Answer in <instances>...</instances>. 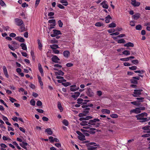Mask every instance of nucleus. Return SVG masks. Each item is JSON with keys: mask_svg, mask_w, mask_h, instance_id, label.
<instances>
[{"mask_svg": "<svg viewBox=\"0 0 150 150\" xmlns=\"http://www.w3.org/2000/svg\"><path fill=\"white\" fill-rule=\"evenodd\" d=\"M135 73H138L140 74H143L144 72V71L142 70H137V71H134Z\"/></svg>", "mask_w": 150, "mask_h": 150, "instance_id": "nucleus-44", "label": "nucleus"}, {"mask_svg": "<svg viewBox=\"0 0 150 150\" xmlns=\"http://www.w3.org/2000/svg\"><path fill=\"white\" fill-rule=\"evenodd\" d=\"M20 46L22 48L23 50H27V48L26 45L24 43H21Z\"/></svg>", "mask_w": 150, "mask_h": 150, "instance_id": "nucleus-23", "label": "nucleus"}, {"mask_svg": "<svg viewBox=\"0 0 150 150\" xmlns=\"http://www.w3.org/2000/svg\"><path fill=\"white\" fill-rule=\"evenodd\" d=\"M100 121V119L98 118H95L93 120H90L88 121V124L92 125H94L95 127L97 128L99 127L100 123H96L97 122H99Z\"/></svg>", "mask_w": 150, "mask_h": 150, "instance_id": "nucleus-1", "label": "nucleus"}, {"mask_svg": "<svg viewBox=\"0 0 150 150\" xmlns=\"http://www.w3.org/2000/svg\"><path fill=\"white\" fill-rule=\"evenodd\" d=\"M100 4L103 8L106 9H108V6L107 4V2L103 1Z\"/></svg>", "mask_w": 150, "mask_h": 150, "instance_id": "nucleus-13", "label": "nucleus"}, {"mask_svg": "<svg viewBox=\"0 0 150 150\" xmlns=\"http://www.w3.org/2000/svg\"><path fill=\"white\" fill-rule=\"evenodd\" d=\"M52 62L55 63H60L59 62V61L60 60L59 59L56 55L53 56L52 58Z\"/></svg>", "mask_w": 150, "mask_h": 150, "instance_id": "nucleus-9", "label": "nucleus"}, {"mask_svg": "<svg viewBox=\"0 0 150 150\" xmlns=\"http://www.w3.org/2000/svg\"><path fill=\"white\" fill-rule=\"evenodd\" d=\"M63 54L65 57L68 58L70 55V52L68 50L65 51L63 52Z\"/></svg>", "mask_w": 150, "mask_h": 150, "instance_id": "nucleus-14", "label": "nucleus"}, {"mask_svg": "<svg viewBox=\"0 0 150 150\" xmlns=\"http://www.w3.org/2000/svg\"><path fill=\"white\" fill-rule=\"evenodd\" d=\"M41 75L42 76H43V69L42 68V67H40V68L39 69Z\"/></svg>", "mask_w": 150, "mask_h": 150, "instance_id": "nucleus-53", "label": "nucleus"}, {"mask_svg": "<svg viewBox=\"0 0 150 150\" xmlns=\"http://www.w3.org/2000/svg\"><path fill=\"white\" fill-rule=\"evenodd\" d=\"M130 81L131 83L134 84H137V81L136 79L132 78V79L130 80Z\"/></svg>", "mask_w": 150, "mask_h": 150, "instance_id": "nucleus-37", "label": "nucleus"}, {"mask_svg": "<svg viewBox=\"0 0 150 150\" xmlns=\"http://www.w3.org/2000/svg\"><path fill=\"white\" fill-rule=\"evenodd\" d=\"M62 84L64 86L67 87L71 85V83L69 82H66L64 83H62Z\"/></svg>", "mask_w": 150, "mask_h": 150, "instance_id": "nucleus-47", "label": "nucleus"}, {"mask_svg": "<svg viewBox=\"0 0 150 150\" xmlns=\"http://www.w3.org/2000/svg\"><path fill=\"white\" fill-rule=\"evenodd\" d=\"M110 117L112 118H117L118 117V116L117 114H113L110 115Z\"/></svg>", "mask_w": 150, "mask_h": 150, "instance_id": "nucleus-42", "label": "nucleus"}, {"mask_svg": "<svg viewBox=\"0 0 150 150\" xmlns=\"http://www.w3.org/2000/svg\"><path fill=\"white\" fill-rule=\"evenodd\" d=\"M57 6L59 8L62 9H63L64 8V7L63 5L60 4H59L57 5Z\"/></svg>", "mask_w": 150, "mask_h": 150, "instance_id": "nucleus-63", "label": "nucleus"}, {"mask_svg": "<svg viewBox=\"0 0 150 150\" xmlns=\"http://www.w3.org/2000/svg\"><path fill=\"white\" fill-rule=\"evenodd\" d=\"M50 48L53 49H56L59 48L58 45L56 44H53L50 45Z\"/></svg>", "mask_w": 150, "mask_h": 150, "instance_id": "nucleus-24", "label": "nucleus"}, {"mask_svg": "<svg viewBox=\"0 0 150 150\" xmlns=\"http://www.w3.org/2000/svg\"><path fill=\"white\" fill-rule=\"evenodd\" d=\"M19 144L22 147H23L24 146H27L28 145V144L26 142H22V143H20Z\"/></svg>", "mask_w": 150, "mask_h": 150, "instance_id": "nucleus-33", "label": "nucleus"}, {"mask_svg": "<svg viewBox=\"0 0 150 150\" xmlns=\"http://www.w3.org/2000/svg\"><path fill=\"white\" fill-rule=\"evenodd\" d=\"M49 139L51 142H53L54 137H53L50 136L49 137Z\"/></svg>", "mask_w": 150, "mask_h": 150, "instance_id": "nucleus-62", "label": "nucleus"}, {"mask_svg": "<svg viewBox=\"0 0 150 150\" xmlns=\"http://www.w3.org/2000/svg\"><path fill=\"white\" fill-rule=\"evenodd\" d=\"M38 48L40 50H42V45L40 42V40H38Z\"/></svg>", "mask_w": 150, "mask_h": 150, "instance_id": "nucleus-22", "label": "nucleus"}, {"mask_svg": "<svg viewBox=\"0 0 150 150\" xmlns=\"http://www.w3.org/2000/svg\"><path fill=\"white\" fill-rule=\"evenodd\" d=\"M80 93L79 92H76L74 93V94L71 95V97L74 98V100H76L79 96Z\"/></svg>", "mask_w": 150, "mask_h": 150, "instance_id": "nucleus-10", "label": "nucleus"}, {"mask_svg": "<svg viewBox=\"0 0 150 150\" xmlns=\"http://www.w3.org/2000/svg\"><path fill=\"white\" fill-rule=\"evenodd\" d=\"M83 100L82 98H78L77 100V103L79 104H81L83 102Z\"/></svg>", "mask_w": 150, "mask_h": 150, "instance_id": "nucleus-45", "label": "nucleus"}, {"mask_svg": "<svg viewBox=\"0 0 150 150\" xmlns=\"http://www.w3.org/2000/svg\"><path fill=\"white\" fill-rule=\"evenodd\" d=\"M101 112L103 114H109L110 112V110L107 109H103L101 110Z\"/></svg>", "mask_w": 150, "mask_h": 150, "instance_id": "nucleus-19", "label": "nucleus"}, {"mask_svg": "<svg viewBox=\"0 0 150 150\" xmlns=\"http://www.w3.org/2000/svg\"><path fill=\"white\" fill-rule=\"evenodd\" d=\"M131 4L134 7H138L140 4V2L136 1V0H131Z\"/></svg>", "mask_w": 150, "mask_h": 150, "instance_id": "nucleus-7", "label": "nucleus"}, {"mask_svg": "<svg viewBox=\"0 0 150 150\" xmlns=\"http://www.w3.org/2000/svg\"><path fill=\"white\" fill-rule=\"evenodd\" d=\"M48 22L49 23H52V26H54L55 25V20L54 19L49 20L48 21Z\"/></svg>", "mask_w": 150, "mask_h": 150, "instance_id": "nucleus-27", "label": "nucleus"}, {"mask_svg": "<svg viewBox=\"0 0 150 150\" xmlns=\"http://www.w3.org/2000/svg\"><path fill=\"white\" fill-rule=\"evenodd\" d=\"M45 132L47 133L49 135H51L52 134V132L50 128H47L45 130Z\"/></svg>", "mask_w": 150, "mask_h": 150, "instance_id": "nucleus-21", "label": "nucleus"}, {"mask_svg": "<svg viewBox=\"0 0 150 150\" xmlns=\"http://www.w3.org/2000/svg\"><path fill=\"white\" fill-rule=\"evenodd\" d=\"M31 53V55L32 58L33 59H35V57L34 55V52L33 51H31L30 52Z\"/></svg>", "mask_w": 150, "mask_h": 150, "instance_id": "nucleus-61", "label": "nucleus"}, {"mask_svg": "<svg viewBox=\"0 0 150 150\" xmlns=\"http://www.w3.org/2000/svg\"><path fill=\"white\" fill-rule=\"evenodd\" d=\"M62 123L66 126H68L69 125V122L66 120H63L62 121Z\"/></svg>", "mask_w": 150, "mask_h": 150, "instance_id": "nucleus-35", "label": "nucleus"}, {"mask_svg": "<svg viewBox=\"0 0 150 150\" xmlns=\"http://www.w3.org/2000/svg\"><path fill=\"white\" fill-rule=\"evenodd\" d=\"M86 93L87 95L90 97H93L94 95V93L92 91V90L90 88H88L87 91Z\"/></svg>", "mask_w": 150, "mask_h": 150, "instance_id": "nucleus-8", "label": "nucleus"}, {"mask_svg": "<svg viewBox=\"0 0 150 150\" xmlns=\"http://www.w3.org/2000/svg\"><path fill=\"white\" fill-rule=\"evenodd\" d=\"M30 104L32 106H34L35 105V101L33 99H31L30 101Z\"/></svg>", "mask_w": 150, "mask_h": 150, "instance_id": "nucleus-39", "label": "nucleus"}, {"mask_svg": "<svg viewBox=\"0 0 150 150\" xmlns=\"http://www.w3.org/2000/svg\"><path fill=\"white\" fill-rule=\"evenodd\" d=\"M144 98L140 97V98H136V99L139 100V102H142L144 101Z\"/></svg>", "mask_w": 150, "mask_h": 150, "instance_id": "nucleus-40", "label": "nucleus"}, {"mask_svg": "<svg viewBox=\"0 0 150 150\" xmlns=\"http://www.w3.org/2000/svg\"><path fill=\"white\" fill-rule=\"evenodd\" d=\"M12 45L13 46H14V47L15 48V49H16L17 48V47H18V46H19V45L18 44H17L16 42L15 41H12Z\"/></svg>", "mask_w": 150, "mask_h": 150, "instance_id": "nucleus-29", "label": "nucleus"}, {"mask_svg": "<svg viewBox=\"0 0 150 150\" xmlns=\"http://www.w3.org/2000/svg\"><path fill=\"white\" fill-rule=\"evenodd\" d=\"M15 21L16 24L17 25L21 26L23 24V22L21 19L16 18L15 19Z\"/></svg>", "mask_w": 150, "mask_h": 150, "instance_id": "nucleus-5", "label": "nucleus"}, {"mask_svg": "<svg viewBox=\"0 0 150 150\" xmlns=\"http://www.w3.org/2000/svg\"><path fill=\"white\" fill-rule=\"evenodd\" d=\"M64 74V72L61 70H59L58 72H55V74L56 76H63Z\"/></svg>", "mask_w": 150, "mask_h": 150, "instance_id": "nucleus-17", "label": "nucleus"}, {"mask_svg": "<svg viewBox=\"0 0 150 150\" xmlns=\"http://www.w3.org/2000/svg\"><path fill=\"white\" fill-rule=\"evenodd\" d=\"M132 62L134 64H137L139 63V61L137 60H133L132 61Z\"/></svg>", "mask_w": 150, "mask_h": 150, "instance_id": "nucleus-50", "label": "nucleus"}, {"mask_svg": "<svg viewBox=\"0 0 150 150\" xmlns=\"http://www.w3.org/2000/svg\"><path fill=\"white\" fill-rule=\"evenodd\" d=\"M141 112L140 109L139 108H136L135 109L132 110L130 111L131 113H134L136 114L139 113Z\"/></svg>", "mask_w": 150, "mask_h": 150, "instance_id": "nucleus-11", "label": "nucleus"}, {"mask_svg": "<svg viewBox=\"0 0 150 150\" xmlns=\"http://www.w3.org/2000/svg\"><path fill=\"white\" fill-rule=\"evenodd\" d=\"M70 90L71 91H76L78 90L79 89V87H78L77 88H72L70 87Z\"/></svg>", "mask_w": 150, "mask_h": 150, "instance_id": "nucleus-41", "label": "nucleus"}, {"mask_svg": "<svg viewBox=\"0 0 150 150\" xmlns=\"http://www.w3.org/2000/svg\"><path fill=\"white\" fill-rule=\"evenodd\" d=\"M131 104L134 105H137L139 104V103L137 101H134L131 102Z\"/></svg>", "mask_w": 150, "mask_h": 150, "instance_id": "nucleus-60", "label": "nucleus"}, {"mask_svg": "<svg viewBox=\"0 0 150 150\" xmlns=\"http://www.w3.org/2000/svg\"><path fill=\"white\" fill-rule=\"evenodd\" d=\"M0 102L3 103L6 107L7 108L8 107L6 103L4 102V101L2 99H0Z\"/></svg>", "mask_w": 150, "mask_h": 150, "instance_id": "nucleus-59", "label": "nucleus"}, {"mask_svg": "<svg viewBox=\"0 0 150 150\" xmlns=\"http://www.w3.org/2000/svg\"><path fill=\"white\" fill-rule=\"evenodd\" d=\"M59 26L61 28L62 27L63 25V23L60 20H59L58 21Z\"/></svg>", "mask_w": 150, "mask_h": 150, "instance_id": "nucleus-46", "label": "nucleus"}, {"mask_svg": "<svg viewBox=\"0 0 150 150\" xmlns=\"http://www.w3.org/2000/svg\"><path fill=\"white\" fill-rule=\"evenodd\" d=\"M21 26L20 27V28L19 30V31H20L21 32H22L24 31L25 30V29L24 25L23 24V25H21Z\"/></svg>", "mask_w": 150, "mask_h": 150, "instance_id": "nucleus-28", "label": "nucleus"}, {"mask_svg": "<svg viewBox=\"0 0 150 150\" xmlns=\"http://www.w3.org/2000/svg\"><path fill=\"white\" fill-rule=\"evenodd\" d=\"M147 114L146 112H143L141 114H138L136 115V117L137 118V120H141L144 118V117H146Z\"/></svg>", "mask_w": 150, "mask_h": 150, "instance_id": "nucleus-3", "label": "nucleus"}, {"mask_svg": "<svg viewBox=\"0 0 150 150\" xmlns=\"http://www.w3.org/2000/svg\"><path fill=\"white\" fill-rule=\"evenodd\" d=\"M135 28L137 30H141L142 29V27L141 25H136Z\"/></svg>", "mask_w": 150, "mask_h": 150, "instance_id": "nucleus-34", "label": "nucleus"}, {"mask_svg": "<svg viewBox=\"0 0 150 150\" xmlns=\"http://www.w3.org/2000/svg\"><path fill=\"white\" fill-rule=\"evenodd\" d=\"M141 120L140 121V122H144L148 121L147 118L145 117V118Z\"/></svg>", "mask_w": 150, "mask_h": 150, "instance_id": "nucleus-52", "label": "nucleus"}, {"mask_svg": "<svg viewBox=\"0 0 150 150\" xmlns=\"http://www.w3.org/2000/svg\"><path fill=\"white\" fill-rule=\"evenodd\" d=\"M60 2L62 3L65 4H63L64 6H67L68 3L66 0H61L60 1Z\"/></svg>", "mask_w": 150, "mask_h": 150, "instance_id": "nucleus-36", "label": "nucleus"}, {"mask_svg": "<svg viewBox=\"0 0 150 150\" xmlns=\"http://www.w3.org/2000/svg\"><path fill=\"white\" fill-rule=\"evenodd\" d=\"M53 34H50V36L52 37H54L56 36L61 34V33L59 30L54 29L53 30Z\"/></svg>", "mask_w": 150, "mask_h": 150, "instance_id": "nucleus-6", "label": "nucleus"}, {"mask_svg": "<svg viewBox=\"0 0 150 150\" xmlns=\"http://www.w3.org/2000/svg\"><path fill=\"white\" fill-rule=\"evenodd\" d=\"M123 54L126 55H129L130 54V52L128 50H125L122 52Z\"/></svg>", "mask_w": 150, "mask_h": 150, "instance_id": "nucleus-25", "label": "nucleus"}, {"mask_svg": "<svg viewBox=\"0 0 150 150\" xmlns=\"http://www.w3.org/2000/svg\"><path fill=\"white\" fill-rule=\"evenodd\" d=\"M120 60L122 61L127 62L129 60L128 57L127 58H121L120 59Z\"/></svg>", "mask_w": 150, "mask_h": 150, "instance_id": "nucleus-43", "label": "nucleus"}, {"mask_svg": "<svg viewBox=\"0 0 150 150\" xmlns=\"http://www.w3.org/2000/svg\"><path fill=\"white\" fill-rule=\"evenodd\" d=\"M88 121H82L80 124L82 126H85L88 125Z\"/></svg>", "mask_w": 150, "mask_h": 150, "instance_id": "nucleus-31", "label": "nucleus"}, {"mask_svg": "<svg viewBox=\"0 0 150 150\" xmlns=\"http://www.w3.org/2000/svg\"><path fill=\"white\" fill-rule=\"evenodd\" d=\"M0 4L2 6H6V4L2 0H1L0 1Z\"/></svg>", "mask_w": 150, "mask_h": 150, "instance_id": "nucleus-54", "label": "nucleus"}, {"mask_svg": "<svg viewBox=\"0 0 150 150\" xmlns=\"http://www.w3.org/2000/svg\"><path fill=\"white\" fill-rule=\"evenodd\" d=\"M76 133L79 135L78 139L81 141H83L85 140V136L83 134L79 131H76Z\"/></svg>", "mask_w": 150, "mask_h": 150, "instance_id": "nucleus-4", "label": "nucleus"}, {"mask_svg": "<svg viewBox=\"0 0 150 150\" xmlns=\"http://www.w3.org/2000/svg\"><path fill=\"white\" fill-rule=\"evenodd\" d=\"M57 106L58 108L59 109L60 112H62L63 110V109L62 106L60 102H58Z\"/></svg>", "mask_w": 150, "mask_h": 150, "instance_id": "nucleus-26", "label": "nucleus"}, {"mask_svg": "<svg viewBox=\"0 0 150 150\" xmlns=\"http://www.w3.org/2000/svg\"><path fill=\"white\" fill-rule=\"evenodd\" d=\"M22 6L23 8H25V7H28V4H26L25 2H24L22 4Z\"/></svg>", "mask_w": 150, "mask_h": 150, "instance_id": "nucleus-57", "label": "nucleus"}, {"mask_svg": "<svg viewBox=\"0 0 150 150\" xmlns=\"http://www.w3.org/2000/svg\"><path fill=\"white\" fill-rule=\"evenodd\" d=\"M96 147H93L92 146H90L88 148V150H96Z\"/></svg>", "mask_w": 150, "mask_h": 150, "instance_id": "nucleus-51", "label": "nucleus"}, {"mask_svg": "<svg viewBox=\"0 0 150 150\" xmlns=\"http://www.w3.org/2000/svg\"><path fill=\"white\" fill-rule=\"evenodd\" d=\"M140 14L139 13H137L132 16L133 18L134 19H138L140 17Z\"/></svg>", "mask_w": 150, "mask_h": 150, "instance_id": "nucleus-15", "label": "nucleus"}, {"mask_svg": "<svg viewBox=\"0 0 150 150\" xmlns=\"http://www.w3.org/2000/svg\"><path fill=\"white\" fill-rule=\"evenodd\" d=\"M58 42V41L54 38H53L52 40H50V43L51 44L57 43Z\"/></svg>", "mask_w": 150, "mask_h": 150, "instance_id": "nucleus-38", "label": "nucleus"}, {"mask_svg": "<svg viewBox=\"0 0 150 150\" xmlns=\"http://www.w3.org/2000/svg\"><path fill=\"white\" fill-rule=\"evenodd\" d=\"M36 110L38 112L40 113H43L44 112L43 110L41 109H36Z\"/></svg>", "mask_w": 150, "mask_h": 150, "instance_id": "nucleus-64", "label": "nucleus"}, {"mask_svg": "<svg viewBox=\"0 0 150 150\" xmlns=\"http://www.w3.org/2000/svg\"><path fill=\"white\" fill-rule=\"evenodd\" d=\"M111 19V17L109 15L105 17V21L106 23H108L110 22V20Z\"/></svg>", "mask_w": 150, "mask_h": 150, "instance_id": "nucleus-18", "label": "nucleus"}, {"mask_svg": "<svg viewBox=\"0 0 150 150\" xmlns=\"http://www.w3.org/2000/svg\"><path fill=\"white\" fill-rule=\"evenodd\" d=\"M124 46L125 47H133L134 46V45L133 43L131 42H128L126 44L124 45Z\"/></svg>", "mask_w": 150, "mask_h": 150, "instance_id": "nucleus-20", "label": "nucleus"}, {"mask_svg": "<svg viewBox=\"0 0 150 150\" xmlns=\"http://www.w3.org/2000/svg\"><path fill=\"white\" fill-rule=\"evenodd\" d=\"M129 68L130 70H135L137 69V67L136 66H133L129 67Z\"/></svg>", "mask_w": 150, "mask_h": 150, "instance_id": "nucleus-48", "label": "nucleus"}, {"mask_svg": "<svg viewBox=\"0 0 150 150\" xmlns=\"http://www.w3.org/2000/svg\"><path fill=\"white\" fill-rule=\"evenodd\" d=\"M117 43L119 44L125 43H126V41L123 39H121L118 40Z\"/></svg>", "mask_w": 150, "mask_h": 150, "instance_id": "nucleus-30", "label": "nucleus"}, {"mask_svg": "<svg viewBox=\"0 0 150 150\" xmlns=\"http://www.w3.org/2000/svg\"><path fill=\"white\" fill-rule=\"evenodd\" d=\"M116 24H115L114 23H112L110 24H109L108 25V27L109 28H114L116 27Z\"/></svg>", "mask_w": 150, "mask_h": 150, "instance_id": "nucleus-32", "label": "nucleus"}, {"mask_svg": "<svg viewBox=\"0 0 150 150\" xmlns=\"http://www.w3.org/2000/svg\"><path fill=\"white\" fill-rule=\"evenodd\" d=\"M115 31V30L114 29H110L108 30V31L109 33H113Z\"/></svg>", "mask_w": 150, "mask_h": 150, "instance_id": "nucleus-55", "label": "nucleus"}, {"mask_svg": "<svg viewBox=\"0 0 150 150\" xmlns=\"http://www.w3.org/2000/svg\"><path fill=\"white\" fill-rule=\"evenodd\" d=\"M40 0H36L35 4V7H37L40 3Z\"/></svg>", "mask_w": 150, "mask_h": 150, "instance_id": "nucleus-58", "label": "nucleus"}, {"mask_svg": "<svg viewBox=\"0 0 150 150\" xmlns=\"http://www.w3.org/2000/svg\"><path fill=\"white\" fill-rule=\"evenodd\" d=\"M36 105L38 106H40L42 105V103L39 100L37 102Z\"/></svg>", "mask_w": 150, "mask_h": 150, "instance_id": "nucleus-56", "label": "nucleus"}, {"mask_svg": "<svg viewBox=\"0 0 150 150\" xmlns=\"http://www.w3.org/2000/svg\"><path fill=\"white\" fill-rule=\"evenodd\" d=\"M3 69L4 74L7 78H8L9 75L8 74L7 69L6 67L5 66H4L3 67Z\"/></svg>", "mask_w": 150, "mask_h": 150, "instance_id": "nucleus-12", "label": "nucleus"}, {"mask_svg": "<svg viewBox=\"0 0 150 150\" xmlns=\"http://www.w3.org/2000/svg\"><path fill=\"white\" fill-rule=\"evenodd\" d=\"M15 39L21 42H24L25 41L24 39L21 37H17L15 38Z\"/></svg>", "mask_w": 150, "mask_h": 150, "instance_id": "nucleus-16", "label": "nucleus"}, {"mask_svg": "<svg viewBox=\"0 0 150 150\" xmlns=\"http://www.w3.org/2000/svg\"><path fill=\"white\" fill-rule=\"evenodd\" d=\"M143 90L142 89H135L132 95L134 97L139 96V95L142 94L141 92Z\"/></svg>", "mask_w": 150, "mask_h": 150, "instance_id": "nucleus-2", "label": "nucleus"}, {"mask_svg": "<svg viewBox=\"0 0 150 150\" xmlns=\"http://www.w3.org/2000/svg\"><path fill=\"white\" fill-rule=\"evenodd\" d=\"M102 25V23L100 22H98L95 24V26L97 27H100Z\"/></svg>", "mask_w": 150, "mask_h": 150, "instance_id": "nucleus-49", "label": "nucleus"}]
</instances>
